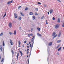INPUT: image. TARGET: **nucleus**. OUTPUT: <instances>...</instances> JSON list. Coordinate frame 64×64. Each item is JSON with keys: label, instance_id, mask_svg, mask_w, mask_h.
Segmentation results:
<instances>
[{"label": "nucleus", "instance_id": "obj_1", "mask_svg": "<svg viewBox=\"0 0 64 64\" xmlns=\"http://www.w3.org/2000/svg\"><path fill=\"white\" fill-rule=\"evenodd\" d=\"M56 32H54L53 33V34H52V36H54V37H53V38H52L53 39H54V38H55V37H57V36H58L57 34H56Z\"/></svg>", "mask_w": 64, "mask_h": 64}, {"label": "nucleus", "instance_id": "obj_2", "mask_svg": "<svg viewBox=\"0 0 64 64\" xmlns=\"http://www.w3.org/2000/svg\"><path fill=\"white\" fill-rule=\"evenodd\" d=\"M60 26V24H57L55 26V28L56 29H58L59 28V26Z\"/></svg>", "mask_w": 64, "mask_h": 64}, {"label": "nucleus", "instance_id": "obj_3", "mask_svg": "<svg viewBox=\"0 0 64 64\" xmlns=\"http://www.w3.org/2000/svg\"><path fill=\"white\" fill-rule=\"evenodd\" d=\"M0 50L2 52H3V50H2V49H3V46L2 45H1L0 46Z\"/></svg>", "mask_w": 64, "mask_h": 64}, {"label": "nucleus", "instance_id": "obj_4", "mask_svg": "<svg viewBox=\"0 0 64 64\" xmlns=\"http://www.w3.org/2000/svg\"><path fill=\"white\" fill-rule=\"evenodd\" d=\"M9 26L10 28H12V24L11 23H9Z\"/></svg>", "mask_w": 64, "mask_h": 64}, {"label": "nucleus", "instance_id": "obj_5", "mask_svg": "<svg viewBox=\"0 0 64 64\" xmlns=\"http://www.w3.org/2000/svg\"><path fill=\"white\" fill-rule=\"evenodd\" d=\"M14 17L16 19H17V18H18V16L16 14H14Z\"/></svg>", "mask_w": 64, "mask_h": 64}, {"label": "nucleus", "instance_id": "obj_6", "mask_svg": "<svg viewBox=\"0 0 64 64\" xmlns=\"http://www.w3.org/2000/svg\"><path fill=\"white\" fill-rule=\"evenodd\" d=\"M37 35L38 36V37H42V35L41 34H39V33H37Z\"/></svg>", "mask_w": 64, "mask_h": 64}, {"label": "nucleus", "instance_id": "obj_7", "mask_svg": "<svg viewBox=\"0 0 64 64\" xmlns=\"http://www.w3.org/2000/svg\"><path fill=\"white\" fill-rule=\"evenodd\" d=\"M13 0H12V1L8 2V5H9L10 4V3H12V2H13Z\"/></svg>", "mask_w": 64, "mask_h": 64}, {"label": "nucleus", "instance_id": "obj_8", "mask_svg": "<svg viewBox=\"0 0 64 64\" xmlns=\"http://www.w3.org/2000/svg\"><path fill=\"white\" fill-rule=\"evenodd\" d=\"M10 43L11 45H12V46L13 45V42H12V40H10Z\"/></svg>", "mask_w": 64, "mask_h": 64}, {"label": "nucleus", "instance_id": "obj_9", "mask_svg": "<svg viewBox=\"0 0 64 64\" xmlns=\"http://www.w3.org/2000/svg\"><path fill=\"white\" fill-rule=\"evenodd\" d=\"M58 23H60V19L59 18H58Z\"/></svg>", "mask_w": 64, "mask_h": 64}, {"label": "nucleus", "instance_id": "obj_10", "mask_svg": "<svg viewBox=\"0 0 64 64\" xmlns=\"http://www.w3.org/2000/svg\"><path fill=\"white\" fill-rule=\"evenodd\" d=\"M48 45L50 46H52V42H50L49 44Z\"/></svg>", "mask_w": 64, "mask_h": 64}, {"label": "nucleus", "instance_id": "obj_11", "mask_svg": "<svg viewBox=\"0 0 64 64\" xmlns=\"http://www.w3.org/2000/svg\"><path fill=\"white\" fill-rule=\"evenodd\" d=\"M53 11H54L53 10H51L50 11V14H52V13H53Z\"/></svg>", "mask_w": 64, "mask_h": 64}, {"label": "nucleus", "instance_id": "obj_12", "mask_svg": "<svg viewBox=\"0 0 64 64\" xmlns=\"http://www.w3.org/2000/svg\"><path fill=\"white\" fill-rule=\"evenodd\" d=\"M17 60H18V57H19V53H18L17 54Z\"/></svg>", "mask_w": 64, "mask_h": 64}, {"label": "nucleus", "instance_id": "obj_13", "mask_svg": "<svg viewBox=\"0 0 64 64\" xmlns=\"http://www.w3.org/2000/svg\"><path fill=\"white\" fill-rule=\"evenodd\" d=\"M61 32H60L58 34V37H60V36H61Z\"/></svg>", "mask_w": 64, "mask_h": 64}, {"label": "nucleus", "instance_id": "obj_14", "mask_svg": "<svg viewBox=\"0 0 64 64\" xmlns=\"http://www.w3.org/2000/svg\"><path fill=\"white\" fill-rule=\"evenodd\" d=\"M18 19L19 20H20V21H21V19H22V18L20 16L18 18Z\"/></svg>", "mask_w": 64, "mask_h": 64}, {"label": "nucleus", "instance_id": "obj_15", "mask_svg": "<svg viewBox=\"0 0 64 64\" xmlns=\"http://www.w3.org/2000/svg\"><path fill=\"white\" fill-rule=\"evenodd\" d=\"M29 15H33V13L32 12H30L29 14Z\"/></svg>", "mask_w": 64, "mask_h": 64}, {"label": "nucleus", "instance_id": "obj_16", "mask_svg": "<svg viewBox=\"0 0 64 64\" xmlns=\"http://www.w3.org/2000/svg\"><path fill=\"white\" fill-rule=\"evenodd\" d=\"M20 52L21 54V56H23V53H22V52H21V51H20Z\"/></svg>", "mask_w": 64, "mask_h": 64}, {"label": "nucleus", "instance_id": "obj_17", "mask_svg": "<svg viewBox=\"0 0 64 64\" xmlns=\"http://www.w3.org/2000/svg\"><path fill=\"white\" fill-rule=\"evenodd\" d=\"M61 48H62V47H61L60 48H59L58 50V51H60L61 50Z\"/></svg>", "mask_w": 64, "mask_h": 64}, {"label": "nucleus", "instance_id": "obj_18", "mask_svg": "<svg viewBox=\"0 0 64 64\" xmlns=\"http://www.w3.org/2000/svg\"><path fill=\"white\" fill-rule=\"evenodd\" d=\"M32 18L33 20H34L36 18L35 17V16H32Z\"/></svg>", "mask_w": 64, "mask_h": 64}, {"label": "nucleus", "instance_id": "obj_19", "mask_svg": "<svg viewBox=\"0 0 64 64\" xmlns=\"http://www.w3.org/2000/svg\"><path fill=\"white\" fill-rule=\"evenodd\" d=\"M37 29L39 31H40V30H41V28H37Z\"/></svg>", "mask_w": 64, "mask_h": 64}, {"label": "nucleus", "instance_id": "obj_20", "mask_svg": "<svg viewBox=\"0 0 64 64\" xmlns=\"http://www.w3.org/2000/svg\"><path fill=\"white\" fill-rule=\"evenodd\" d=\"M20 14L21 15H22V16H24V14L22 13V12H20Z\"/></svg>", "mask_w": 64, "mask_h": 64}, {"label": "nucleus", "instance_id": "obj_21", "mask_svg": "<svg viewBox=\"0 0 64 64\" xmlns=\"http://www.w3.org/2000/svg\"><path fill=\"white\" fill-rule=\"evenodd\" d=\"M17 33L16 32V30H15L14 32V35H16V34Z\"/></svg>", "mask_w": 64, "mask_h": 64}, {"label": "nucleus", "instance_id": "obj_22", "mask_svg": "<svg viewBox=\"0 0 64 64\" xmlns=\"http://www.w3.org/2000/svg\"><path fill=\"white\" fill-rule=\"evenodd\" d=\"M12 54H13V55H14V52L13 50L12 51Z\"/></svg>", "mask_w": 64, "mask_h": 64}, {"label": "nucleus", "instance_id": "obj_23", "mask_svg": "<svg viewBox=\"0 0 64 64\" xmlns=\"http://www.w3.org/2000/svg\"><path fill=\"white\" fill-rule=\"evenodd\" d=\"M61 42V41L60 40H58V41L57 42L58 43H60V42Z\"/></svg>", "mask_w": 64, "mask_h": 64}, {"label": "nucleus", "instance_id": "obj_24", "mask_svg": "<svg viewBox=\"0 0 64 64\" xmlns=\"http://www.w3.org/2000/svg\"><path fill=\"white\" fill-rule=\"evenodd\" d=\"M3 61H4V58H3L2 59L1 62H3Z\"/></svg>", "mask_w": 64, "mask_h": 64}, {"label": "nucleus", "instance_id": "obj_25", "mask_svg": "<svg viewBox=\"0 0 64 64\" xmlns=\"http://www.w3.org/2000/svg\"><path fill=\"white\" fill-rule=\"evenodd\" d=\"M4 34L3 33H2L0 34V36H2Z\"/></svg>", "mask_w": 64, "mask_h": 64}, {"label": "nucleus", "instance_id": "obj_26", "mask_svg": "<svg viewBox=\"0 0 64 64\" xmlns=\"http://www.w3.org/2000/svg\"><path fill=\"white\" fill-rule=\"evenodd\" d=\"M32 43H34V40H32Z\"/></svg>", "mask_w": 64, "mask_h": 64}, {"label": "nucleus", "instance_id": "obj_27", "mask_svg": "<svg viewBox=\"0 0 64 64\" xmlns=\"http://www.w3.org/2000/svg\"><path fill=\"white\" fill-rule=\"evenodd\" d=\"M44 17L45 16H44L42 17L41 18V19H42H42H43V18H44Z\"/></svg>", "mask_w": 64, "mask_h": 64}, {"label": "nucleus", "instance_id": "obj_28", "mask_svg": "<svg viewBox=\"0 0 64 64\" xmlns=\"http://www.w3.org/2000/svg\"><path fill=\"white\" fill-rule=\"evenodd\" d=\"M18 44L19 45H20V44H21V42H20V40H19L18 41Z\"/></svg>", "mask_w": 64, "mask_h": 64}, {"label": "nucleus", "instance_id": "obj_29", "mask_svg": "<svg viewBox=\"0 0 64 64\" xmlns=\"http://www.w3.org/2000/svg\"><path fill=\"white\" fill-rule=\"evenodd\" d=\"M60 45H58L56 48V49H58V48H59V47H60Z\"/></svg>", "mask_w": 64, "mask_h": 64}, {"label": "nucleus", "instance_id": "obj_30", "mask_svg": "<svg viewBox=\"0 0 64 64\" xmlns=\"http://www.w3.org/2000/svg\"><path fill=\"white\" fill-rule=\"evenodd\" d=\"M3 45L4 47H5V43H4V42H3Z\"/></svg>", "mask_w": 64, "mask_h": 64}, {"label": "nucleus", "instance_id": "obj_31", "mask_svg": "<svg viewBox=\"0 0 64 64\" xmlns=\"http://www.w3.org/2000/svg\"><path fill=\"white\" fill-rule=\"evenodd\" d=\"M10 35H13V33H12V32H10Z\"/></svg>", "mask_w": 64, "mask_h": 64}, {"label": "nucleus", "instance_id": "obj_32", "mask_svg": "<svg viewBox=\"0 0 64 64\" xmlns=\"http://www.w3.org/2000/svg\"><path fill=\"white\" fill-rule=\"evenodd\" d=\"M33 44H34V43H33L32 45V46L31 47V49H32V48H33Z\"/></svg>", "mask_w": 64, "mask_h": 64}, {"label": "nucleus", "instance_id": "obj_33", "mask_svg": "<svg viewBox=\"0 0 64 64\" xmlns=\"http://www.w3.org/2000/svg\"><path fill=\"white\" fill-rule=\"evenodd\" d=\"M28 10V8H27V7L26 8L25 10Z\"/></svg>", "mask_w": 64, "mask_h": 64}, {"label": "nucleus", "instance_id": "obj_34", "mask_svg": "<svg viewBox=\"0 0 64 64\" xmlns=\"http://www.w3.org/2000/svg\"><path fill=\"white\" fill-rule=\"evenodd\" d=\"M46 24H48V22H47V20H46Z\"/></svg>", "mask_w": 64, "mask_h": 64}, {"label": "nucleus", "instance_id": "obj_35", "mask_svg": "<svg viewBox=\"0 0 64 64\" xmlns=\"http://www.w3.org/2000/svg\"><path fill=\"white\" fill-rule=\"evenodd\" d=\"M36 11H38V8H36Z\"/></svg>", "mask_w": 64, "mask_h": 64}, {"label": "nucleus", "instance_id": "obj_36", "mask_svg": "<svg viewBox=\"0 0 64 64\" xmlns=\"http://www.w3.org/2000/svg\"><path fill=\"white\" fill-rule=\"evenodd\" d=\"M21 27H20L19 28V30H21Z\"/></svg>", "mask_w": 64, "mask_h": 64}, {"label": "nucleus", "instance_id": "obj_37", "mask_svg": "<svg viewBox=\"0 0 64 64\" xmlns=\"http://www.w3.org/2000/svg\"><path fill=\"white\" fill-rule=\"evenodd\" d=\"M21 6H19L18 8V9H20V8H21Z\"/></svg>", "mask_w": 64, "mask_h": 64}, {"label": "nucleus", "instance_id": "obj_38", "mask_svg": "<svg viewBox=\"0 0 64 64\" xmlns=\"http://www.w3.org/2000/svg\"><path fill=\"white\" fill-rule=\"evenodd\" d=\"M53 20H55V18L54 17H53Z\"/></svg>", "mask_w": 64, "mask_h": 64}, {"label": "nucleus", "instance_id": "obj_39", "mask_svg": "<svg viewBox=\"0 0 64 64\" xmlns=\"http://www.w3.org/2000/svg\"><path fill=\"white\" fill-rule=\"evenodd\" d=\"M35 14L36 15H38V14H37V12H36L35 13Z\"/></svg>", "mask_w": 64, "mask_h": 64}, {"label": "nucleus", "instance_id": "obj_40", "mask_svg": "<svg viewBox=\"0 0 64 64\" xmlns=\"http://www.w3.org/2000/svg\"><path fill=\"white\" fill-rule=\"evenodd\" d=\"M28 64H29V59L28 60Z\"/></svg>", "mask_w": 64, "mask_h": 64}, {"label": "nucleus", "instance_id": "obj_41", "mask_svg": "<svg viewBox=\"0 0 64 64\" xmlns=\"http://www.w3.org/2000/svg\"><path fill=\"white\" fill-rule=\"evenodd\" d=\"M57 54L58 55H59V52H57Z\"/></svg>", "mask_w": 64, "mask_h": 64}, {"label": "nucleus", "instance_id": "obj_42", "mask_svg": "<svg viewBox=\"0 0 64 64\" xmlns=\"http://www.w3.org/2000/svg\"><path fill=\"white\" fill-rule=\"evenodd\" d=\"M38 4H39L40 5H41V3L39 2H38Z\"/></svg>", "mask_w": 64, "mask_h": 64}, {"label": "nucleus", "instance_id": "obj_43", "mask_svg": "<svg viewBox=\"0 0 64 64\" xmlns=\"http://www.w3.org/2000/svg\"><path fill=\"white\" fill-rule=\"evenodd\" d=\"M35 38V36H34V37H33V38H32V40H34V38Z\"/></svg>", "mask_w": 64, "mask_h": 64}, {"label": "nucleus", "instance_id": "obj_44", "mask_svg": "<svg viewBox=\"0 0 64 64\" xmlns=\"http://www.w3.org/2000/svg\"><path fill=\"white\" fill-rule=\"evenodd\" d=\"M26 42H27V41L26 40L24 41V43L25 44H26Z\"/></svg>", "mask_w": 64, "mask_h": 64}, {"label": "nucleus", "instance_id": "obj_45", "mask_svg": "<svg viewBox=\"0 0 64 64\" xmlns=\"http://www.w3.org/2000/svg\"><path fill=\"white\" fill-rule=\"evenodd\" d=\"M57 0L58 2H61V1H60V0Z\"/></svg>", "mask_w": 64, "mask_h": 64}, {"label": "nucleus", "instance_id": "obj_46", "mask_svg": "<svg viewBox=\"0 0 64 64\" xmlns=\"http://www.w3.org/2000/svg\"><path fill=\"white\" fill-rule=\"evenodd\" d=\"M30 35L32 36H33V34H30Z\"/></svg>", "mask_w": 64, "mask_h": 64}, {"label": "nucleus", "instance_id": "obj_47", "mask_svg": "<svg viewBox=\"0 0 64 64\" xmlns=\"http://www.w3.org/2000/svg\"><path fill=\"white\" fill-rule=\"evenodd\" d=\"M30 47H32V45L31 44L30 45Z\"/></svg>", "mask_w": 64, "mask_h": 64}, {"label": "nucleus", "instance_id": "obj_48", "mask_svg": "<svg viewBox=\"0 0 64 64\" xmlns=\"http://www.w3.org/2000/svg\"><path fill=\"white\" fill-rule=\"evenodd\" d=\"M28 37H30V34H28Z\"/></svg>", "mask_w": 64, "mask_h": 64}, {"label": "nucleus", "instance_id": "obj_49", "mask_svg": "<svg viewBox=\"0 0 64 64\" xmlns=\"http://www.w3.org/2000/svg\"><path fill=\"white\" fill-rule=\"evenodd\" d=\"M27 54H29V52H27Z\"/></svg>", "mask_w": 64, "mask_h": 64}, {"label": "nucleus", "instance_id": "obj_50", "mask_svg": "<svg viewBox=\"0 0 64 64\" xmlns=\"http://www.w3.org/2000/svg\"><path fill=\"white\" fill-rule=\"evenodd\" d=\"M48 15H49V12H48Z\"/></svg>", "mask_w": 64, "mask_h": 64}, {"label": "nucleus", "instance_id": "obj_51", "mask_svg": "<svg viewBox=\"0 0 64 64\" xmlns=\"http://www.w3.org/2000/svg\"><path fill=\"white\" fill-rule=\"evenodd\" d=\"M5 16H6L4 15V16H3V18H4L5 17Z\"/></svg>", "mask_w": 64, "mask_h": 64}, {"label": "nucleus", "instance_id": "obj_52", "mask_svg": "<svg viewBox=\"0 0 64 64\" xmlns=\"http://www.w3.org/2000/svg\"><path fill=\"white\" fill-rule=\"evenodd\" d=\"M44 7H46V5H44Z\"/></svg>", "mask_w": 64, "mask_h": 64}, {"label": "nucleus", "instance_id": "obj_53", "mask_svg": "<svg viewBox=\"0 0 64 64\" xmlns=\"http://www.w3.org/2000/svg\"><path fill=\"white\" fill-rule=\"evenodd\" d=\"M48 62H49V60H48Z\"/></svg>", "mask_w": 64, "mask_h": 64}, {"label": "nucleus", "instance_id": "obj_54", "mask_svg": "<svg viewBox=\"0 0 64 64\" xmlns=\"http://www.w3.org/2000/svg\"><path fill=\"white\" fill-rule=\"evenodd\" d=\"M31 42H29V44H31Z\"/></svg>", "mask_w": 64, "mask_h": 64}, {"label": "nucleus", "instance_id": "obj_55", "mask_svg": "<svg viewBox=\"0 0 64 64\" xmlns=\"http://www.w3.org/2000/svg\"><path fill=\"white\" fill-rule=\"evenodd\" d=\"M48 53H49V50H48Z\"/></svg>", "mask_w": 64, "mask_h": 64}, {"label": "nucleus", "instance_id": "obj_56", "mask_svg": "<svg viewBox=\"0 0 64 64\" xmlns=\"http://www.w3.org/2000/svg\"><path fill=\"white\" fill-rule=\"evenodd\" d=\"M29 49H28L27 50L28 51H29Z\"/></svg>", "mask_w": 64, "mask_h": 64}, {"label": "nucleus", "instance_id": "obj_57", "mask_svg": "<svg viewBox=\"0 0 64 64\" xmlns=\"http://www.w3.org/2000/svg\"><path fill=\"white\" fill-rule=\"evenodd\" d=\"M30 56H31V53L30 54Z\"/></svg>", "mask_w": 64, "mask_h": 64}, {"label": "nucleus", "instance_id": "obj_58", "mask_svg": "<svg viewBox=\"0 0 64 64\" xmlns=\"http://www.w3.org/2000/svg\"><path fill=\"white\" fill-rule=\"evenodd\" d=\"M0 59H1V56H0Z\"/></svg>", "mask_w": 64, "mask_h": 64}, {"label": "nucleus", "instance_id": "obj_59", "mask_svg": "<svg viewBox=\"0 0 64 64\" xmlns=\"http://www.w3.org/2000/svg\"><path fill=\"white\" fill-rule=\"evenodd\" d=\"M31 31H33V28H32L31 30Z\"/></svg>", "mask_w": 64, "mask_h": 64}, {"label": "nucleus", "instance_id": "obj_60", "mask_svg": "<svg viewBox=\"0 0 64 64\" xmlns=\"http://www.w3.org/2000/svg\"><path fill=\"white\" fill-rule=\"evenodd\" d=\"M18 47H20V46H19Z\"/></svg>", "mask_w": 64, "mask_h": 64}, {"label": "nucleus", "instance_id": "obj_61", "mask_svg": "<svg viewBox=\"0 0 64 64\" xmlns=\"http://www.w3.org/2000/svg\"><path fill=\"white\" fill-rule=\"evenodd\" d=\"M27 48H29V46H27Z\"/></svg>", "mask_w": 64, "mask_h": 64}, {"label": "nucleus", "instance_id": "obj_62", "mask_svg": "<svg viewBox=\"0 0 64 64\" xmlns=\"http://www.w3.org/2000/svg\"><path fill=\"white\" fill-rule=\"evenodd\" d=\"M27 45H28V46L29 45V44H27Z\"/></svg>", "mask_w": 64, "mask_h": 64}, {"label": "nucleus", "instance_id": "obj_63", "mask_svg": "<svg viewBox=\"0 0 64 64\" xmlns=\"http://www.w3.org/2000/svg\"><path fill=\"white\" fill-rule=\"evenodd\" d=\"M5 15L6 16V14H5Z\"/></svg>", "mask_w": 64, "mask_h": 64}, {"label": "nucleus", "instance_id": "obj_64", "mask_svg": "<svg viewBox=\"0 0 64 64\" xmlns=\"http://www.w3.org/2000/svg\"><path fill=\"white\" fill-rule=\"evenodd\" d=\"M25 51H26V52H27V50H25Z\"/></svg>", "mask_w": 64, "mask_h": 64}]
</instances>
